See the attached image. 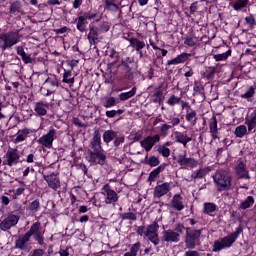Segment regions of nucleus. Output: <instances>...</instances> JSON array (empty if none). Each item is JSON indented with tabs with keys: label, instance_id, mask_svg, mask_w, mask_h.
Instances as JSON below:
<instances>
[{
	"label": "nucleus",
	"instance_id": "1",
	"mask_svg": "<svg viewBox=\"0 0 256 256\" xmlns=\"http://www.w3.org/2000/svg\"><path fill=\"white\" fill-rule=\"evenodd\" d=\"M110 57L111 59H114V61L109 63L108 67H115L116 65L117 69H119V72L121 73V81H133L135 77L133 71L137 69L135 58L126 57L119 62L121 57L119 56V52H117L115 49L110 51Z\"/></svg>",
	"mask_w": 256,
	"mask_h": 256
},
{
	"label": "nucleus",
	"instance_id": "2",
	"mask_svg": "<svg viewBox=\"0 0 256 256\" xmlns=\"http://www.w3.org/2000/svg\"><path fill=\"white\" fill-rule=\"evenodd\" d=\"M45 228L41 226V222H35L30 227V231L18 237L15 241V248L20 251H27L29 249V241L33 237L34 241L41 247L45 246Z\"/></svg>",
	"mask_w": 256,
	"mask_h": 256
},
{
	"label": "nucleus",
	"instance_id": "3",
	"mask_svg": "<svg viewBox=\"0 0 256 256\" xmlns=\"http://www.w3.org/2000/svg\"><path fill=\"white\" fill-rule=\"evenodd\" d=\"M212 179L219 193H222L223 191H231V189H233V174H231L229 170H217L213 174Z\"/></svg>",
	"mask_w": 256,
	"mask_h": 256
},
{
	"label": "nucleus",
	"instance_id": "4",
	"mask_svg": "<svg viewBox=\"0 0 256 256\" xmlns=\"http://www.w3.org/2000/svg\"><path fill=\"white\" fill-rule=\"evenodd\" d=\"M201 235H203V228L195 229V227H186L184 236V243L186 249H195L201 245Z\"/></svg>",
	"mask_w": 256,
	"mask_h": 256
},
{
	"label": "nucleus",
	"instance_id": "5",
	"mask_svg": "<svg viewBox=\"0 0 256 256\" xmlns=\"http://www.w3.org/2000/svg\"><path fill=\"white\" fill-rule=\"evenodd\" d=\"M21 41V35L19 31H9L0 35V49L1 51H7L14 45H17Z\"/></svg>",
	"mask_w": 256,
	"mask_h": 256
},
{
	"label": "nucleus",
	"instance_id": "6",
	"mask_svg": "<svg viewBox=\"0 0 256 256\" xmlns=\"http://www.w3.org/2000/svg\"><path fill=\"white\" fill-rule=\"evenodd\" d=\"M89 155V163L91 165H105L107 163V154L104 149L90 150Z\"/></svg>",
	"mask_w": 256,
	"mask_h": 256
},
{
	"label": "nucleus",
	"instance_id": "7",
	"mask_svg": "<svg viewBox=\"0 0 256 256\" xmlns=\"http://www.w3.org/2000/svg\"><path fill=\"white\" fill-rule=\"evenodd\" d=\"M102 191H104L102 194L105 197L104 203H106V205H111L112 203H117V201H119V195L115 190L111 189V185L105 184Z\"/></svg>",
	"mask_w": 256,
	"mask_h": 256
},
{
	"label": "nucleus",
	"instance_id": "8",
	"mask_svg": "<svg viewBox=\"0 0 256 256\" xmlns=\"http://www.w3.org/2000/svg\"><path fill=\"white\" fill-rule=\"evenodd\" d=\"M55 137H57V130L52 128L48 131L47 134L41 136L37 140V143L43 145V147H46V149H51V147H53V141H55Z\"/></svg>",
	"mask_w": 256,
	"mask_h": 256
},
{
	"label": "nucleus",
	"instance_id": "9",
	"mask_svg": "<svg viewBox=\"0 0 256 256\" xmlns=\"http://www.w3.org/2000/svg\"><path fill=\"white\" fill-rule=\"evenodd\" d=\"M234 173L236 177L239 179H245L247 181L251 179V175L249 174V169H247V163L243 160L238 161V163L234 167Z\"/></svg>",
	"mask_w": 256,
	"mask_h": 256
},
{
	"label": "nucleus",
	"instance_id": "10",
	"mask_svg": "<svg viewBox=\"0 0 256 256\" xmlns=\"http://www.w3.org/2000/svg\"><path fill=\"white\" fill-rule=\"evenodd\" d=\"M157 231H159V224L153 222L144 233L145 237H147L153 245H159V234H157Z\"/></svg>",
	"mask_w": 256,
	"mask_h": 256
},
{
	"label": "nucleus",
	"instance_id": "11",
	"mask_svg": "<svg viewBox=\"0 0 256 256\" xmlns=\"http://www.w3.org/2000/svg\"><path fill=\"white\" fill-rule=\"evenodd\" d=\"M6 162L8 167H13L19 163L21 156L19 155V150L17 148H9L5 154Z\"/></svg>",
	"mask_w": 256,
	"mask_h": 256
},
{
	"label": "nucleus",
	"instance_id": "12",
	"mask_svg": "<svg viewBox=\"0 0 256 256\" xmlns=\"http://www.w3.org/2000/svg\"><path fill=\"white\" fill-rule=\"evenodd\" d=\"M159 141H161V136L156 134L154 136H147L144 140L140 141V145L145 149L146 153H149V151H151Z\"/></svg>",
	"mask_w": 256,
	"mask_h": 256
},
{
	"label": "nucleus",
	"instance_id": "13",
	"mask_svg": "<svg viewBox=\"0 0 256 256\" xmlns=\"http://www.w3.org/2000/svg\"><path fill=\"white\" fill-rule=\"evenodd\" d=\"M243 233V228L238 227L236 231L229 236H226L221 239L222 245L224 246V249H227L231 247L239 239V236Z\"/></svg>",
	"mask_w": 256,
	"mask_h": 256
},
{
	"label": "nucleus",
	"instance_id": "14",
	"mask_svg": "<svg viewBox=\"0 0 256 256\" xmlns=\"http://www.w3.org/2000/svg\"><path fill=\"white\" fill-rule=\"evenodd\" d=\"M19 223V216L10 214L0 223L1 231H9L11 227H15Z\"/></svg>",
	"mask_w": 256,
	"mask_h": 256
},
{
	"label": "nucleus",
	"instance_id": "15",
	"mask_svg": "<svg viewBox=\"0 0 256 256\" xmlns=\"http://www.w3.org/2000/svg\"><path fill=\"white\" fill-rule=\"evenodd\" d=\"M169 191H171V183L164 182L162 184H158L154 188V198L161 199V197H165Z\"/></svg>",
	"mask_w": 256,
	"mask_h": 256
},
{
	"label": "nucleus",
	"instance_id": "16",
	"mask_svg": "<svg viewBox=\"0 0 256 256\" xmlns=\"http://www.w3.org/2000/svg\"><path fill=\"white\" fill-rule=\"evenodd\" d=\"M162 241L165 243H179L181 241V234L171 229L163 231Z\"/></svg>",
	"mask_w": 256,
	"mask_h": 256
},
{
	"label": "nucleus",
	"instance_id": "17",
	"mask_svg": "<svg viewBox=\"0 0 256 256\" xmlns=\"http://www.w3.org/2000/svg\"><path fill=\"white\" fill-rule=\"evenodd\" d=\"M177 163L181 167H188L189 169H195V167L199 165V162H197L195 158H188L185 154H180L178 156Z\"/></svg>",
	"mask_w": 256,
	"mask_h": 256
},
{
	"label": "nucleus",
	"instance_id": "18",
	"mask_svg": "<svg viewBox=\"0 0 256 256\" xmlns=\"http://www.w3.org/2000/svg\"><path fill=\"white\" fill-rule=\"evenodd\" d=\"M44 180L48 183V187L53 189V191H57V189L61 187V180L55 173L44 176Z\"/></svg>",
	"mask_w": 256,
	"mask_h": 256
},
{
	"label": "nucleus",
	"instance_id": "19",
	"mask_svg": "<svg viewBox=\"0 0 256 256\" xmlns=\"http://www.w3.org/2000/svg\"><path fill=\"white\" fill-rule=\"evenodd\" d=\"M90 148L91 151L103 150V146H101V132L99 129L94 130V134L90 142Z\"/></svg>",
	"mask_w": 256,
	"mask_h": 256
},
{
	"label": "nucleus",
	"instance_id": "20",
	"mask_svg": "<svg viewBox=\"0 0 256 256\" xmlns=\"http://www.w3.org/2000/svg\"><path fill=\"white\" fill-rule=\"evenodd\" d=\"M99 32L97 26L95 25H90L89 26V33L87 35V39L90 43V45H97V41L99 40Z\"/></svg>",
	"mask_w": 256,
	"mask_h": 256
},
{
	"label": "nucleus",
	"instance_id": "21",
	"mask_svg": "<svg viewBox=\"0 0 256 256\" xmlns=\"http://www.w3.org/2000/svg\"><path fill=\"white\" fill-rule=\"evenodd\" d=\"M171 207L175 211H183L185 209V204L183 202V196L181 194H176L171 200Z\"/></svg>",
	"mask_w": 256,
	"mask_h": 256
},
{
	"label": "nucleus",
	"instance_id": "22",
	"mask_svg": "<svg viewBox=\"0 0 256 256\" xmlns=\"http://www.w3.org/2000/svg\"><path fill=\"white\" fill-rule=\"evenodd\" d=\"M47 109H49V103L44 101L36 102L34 105V111L38 117H45L47 115Z\"/></svg>",
	"mask_w": 256,
	"mask_h": 256
},
{
	"label": "nucleus",
	"instance_id": "23",
	"mask_svg": "<svg viewBox=\"0 0 256 256\" xmlns=\"http://www.w3.org/2000/svg\"><path fill=\"white\" fill-rule=\"evenodd\" d=\"M16 53L21 57L24 65H29L35 62V59L32 58L30 54L25 53V49H23V46L16 47Z\"/></svg>",
	"mask_w": 256,
	"mask_h": 256
},
{
	"label": "nucleus",
	"instance_id": "24",
	"mask_svg": "<svg viewBox=\"0 0 256 256\" xmlns=\"http://www.w3.org/2000/svg\"><path fill=\"white\" fill-rule=\"evenodd\" d=\"M129 43H130V47H133V49H136L140 57H143V49H145V42L137 38H130Z\"/></svg>",
	"mask_w": 256,
	"mask_h": 256
},
{
	"label": "nucleus",
	"instance_id": "25",
	"mask_svg": "<svg viewBox=\"0 0 256 256\" xmlns=\"http://www.w3.org/2000/svg\"><path fill=\"white\" fill-rule=\"evenodd\" d=\"M175 141L176 143H180L183 145L185 149H187V143H190V141H193V138L189 137L187 134L183 132H175Z\"/></svg>",
	"mask_w": 256,
	"mask_h": 256
},
{
	"label": "nucleus",
	"instance_id": "26",
	"mask_svg": "<svg viewBox=\"0 0 256 256\" xmlns=\"http://www.w3.org/2000/svg\"><path fill=\"white\" fill-rule=\"evenodd\" d=\"M211 173V168L210 167H204L200 168L199 170L193 171L191 174V179H205L207 175Z\"/></svg>",
	"mask_w": 256,
	"mask_h": 256
},
{
	"label": "nucleus",
	"instance_id": "27",
	"mask_svg": "<svg viewBox=\"0 0 256 256\" xmlns=\"http://www.w3.org/2000/svg\"><path fill=\"white\" fill-rule=\"evenodd\" d=\"M153 97V103H159V105H161V103L165 101V95L163 94V86H159L154 89Z\"/></svg>",
	"mask_w": 256,
	"mask_h": 256
},
{
	"label": "nucleus",
	"instance_id": "28",
	"mask_svg": "<svg viewBox=\"0 0 256 256\" xmlns=\"http://www.w3.org/2000/svg\"><path fill=\"white\" fill-rule=\"evenodd\" d=\"M189 57H191V54L182 53V54L178 55L176 58H174L172 60H168L167 65H179V63H185V61H187V59H189Z\"/></svg>",
	"mask_w": 256,
	"mask_h": 256
},
{
	"label": "nucleus",
	"instance_id": "29",
	"mask_svg": "<svg viewBox=\"0 0 256 256\" xmlns=\"http://www.w3.org/2000/svg\"><path fill=\"white\" fill-rule=\"evenodd\" d=\"M186 121L190 123L192 127L197 125V111L195 110H186Z\"/></svg>",
	"mask_w": 256,
	"mask_h": 256
},
{
	"label": "nucleus",
	"instance_id": "30",
	"mask_svg": "<svg viewBox=\"0 0 256 256\" xmlns=\"http://www.w3.org/2000/svg\"><path fill=\"white\" fill-rule=\"evenodd\" d=\"M165 164H162L160 166H158L157 168H155L153 171L150 172L149 177H148V181L153 182L157 179V177H159L160 173H163V171H165Z\"/></svg>",
	"mask_w": 256,
	"mask_h": 256
},
{
	"label": "nucleus",
	"instance_id": "31",
	"mask_svg": "<svg viewBox=\"0 0 256 256\" xmlns=\"http://www.w3.org/2000/svg\"><path fill=\"white\" fill-rule=\"evenodd\" d=\"M102 137L104 143H106V145H109V143H111V141H113L117 137V132L113 130H106L104 131Z\"/></svg>",
	"mask_w": 256,
	"mask_h": 256
},
{
	"label": "nucleus",
	"instance_id": "32",
	"mask_svg": "<svg viewBox=\"0 0 256 256\" xmlns=\"http://www.w3.org/2000/svg\"><path fill=\"white\" fill-rule=\"evenodd\" d=\"M254 204H255V198L253 196H248L244 201L241 202L239 209H241L242 211H245L250 207H253Z\"/></svg>",
	"mask_w": 256,
	"mask_h": 256
},
{
	"label": "nucleus",
	"instance_id": "33",
	"mask_svg": "<svg viewBox=\"0 0 256 256\" xmlns=\"http://www.w3.org/2000/svg\"><path fill=\"white\" fill-rule=\"evenodd\" d=\"M19 134L17 135V137L14 139V143L17 144V143H22V141H25V139H27V136L29 135V133H31V130L30 129H23V130H20L18 132Z\"/></svg>",
	"mask_w": 256,
	"mask_h": 256
},
{
	"label": "nucleus",
	"instance_id": "34",
	"mask_svg": "<svg viewBox=\"0 0 256 256\" xmlns=\"http://www.w3.org/2000/svg\"><path fill=\"white\" fill-rule=\"evenodd\" d=\"M135 93H137V87H133L131 89V91H129V92H123V93L119 94L118 99L120 101H127V100L131 99V97H135Z\"/></svg>",
	"mask_w": 256,
	"mask_h": 256
},
{
	"label": "nucleus",
	"instance_id": "35",
	"mask_svg": "<svg viewBox=\"0 0 256 256\" xmlns=\"http://www.w3.org/2000/svg\"><path fill=\"white\" fill-rule=\"evenodd\" d=\"M104 3V9H106V11H119V5L115 3V0H104Z\"/></svg>",
	"mask_w": 256,
	"mask_h": 256
},
{
	"label": "nucleus",
	"instance_id": "36",
	"mask_svg": "<svg viewBox=\"0 0 256 256\" xmlns=\"http://www.w3.org/2000/svg\"><path fill=\"white\" fill-rule=\"evenodd\" d=\"M87 20L83 17V16H79L78 17V21H77V29L78 31H80V33H85V31H87Z\"/></svg>",
	"mask_w": 256,
	"mask_h": 256
},
{
	"label": "nucleus",
	"instance_id": "37",
	"mask_svg": "<svg viewBox=\"0 0 256 256\" xmlns=\"http://www.w3.org/2000/svg\"><path fill=\"white\" fill-rule=\"evenodd\" d=\"M139 249H141V242H136L130 247V251L126 252L123 256H137Z\"/></svg>",
	"mask_w": 256,
	"mask_h": 256
},
{
	"label": "nucleus",
	"instance_id": "38",
	"mask_svg": "<svg viewBox=\"0 0 256 256\" xmlns=\"http://www.w3.org/2000/svg\"><path fill=\"white\" fill-rule=\"evenodd\" d=\"M217 211V205L213 202H206L204 203V210L203 213L209 215L210 213H215Z\"/></svg>",
	"mask_w": 256,
	"mask_h": 256
},
{
	"label": "nucleus",
	"instance_id": "39",
	"mask_svg": "<svg viewBox=\"0 0 256 256\" xmlns=\"http://www.w3.org/2000/svg\"><path fill=\"white\" fill-rule=\"evenodd\" d=\"M249 5V0H237L232 5L234 11H241V9H245Z\"/></svg>",
	"mask_w": 256,
	"mask_h": 256
},
{
	"label": "nucleus",
	"instance_id": "40",
	"mask_svg": "<svg viewBox=\"0 0 256 256\" xmlns=\"http://www.w3.org/2000/svg\"><path fill=\"white\" fill-rule=\"evenodd\" d=\"M44 85H47L48 89H57V87H59V81L57 78L48 77L45 80Z\"/></svg>",
	"mask_w": 256,
	"mask_h": 256
},
{
	"label": "nucleus",
	"instance_id": "41",
	"mask_svg": "<svg viewBox=\"0 0 256 256\" xmlns=\"http://www.w3.org/2000/svg\"><path fill=\"white\" fill-rule=\"evenodd\" d=\"M234 134H235L236 137H238L239 139L245 137V135H247V126H245V125H240V126L236 127Z\"/></svg>",
	"mask_w": 256,
	"mask_h": 256
},
{
	"label": "nucleus",
	"instance_id": "42",
	"mask_svg": "<svg viewBox=\"0 0 256 256\" xmlns=\"http://www.w3.org/2000/svg\"><path fill=\"white\" fill-rule=\"evenodd\" d=\"M122 221H137V214L133 212H126L120 214Z\"/></svg>",
	"mask_w": 256,
	"mask_h": 256
},
{
	"label": "nucleus",
	"instance_id": "43",
	"mask_svg": "<svg viewBox=\"0 0 256 256\" xmlns=\"http://www.w3.org/2000/svg\"><path fill=\"white\" fill-rule=\"evenodd\" d=\"M82 17L87 21H91V19H96V21H101V15L97 12H85Z\"/></svg>",
	"mask_w": 256,
	"mask_h": 256
},
{
	"label": "nucleus",
	"instance_id": "44",
	"mask_svg": "<svg viewBox=\"0 0 256 256\" xmlns=\"http://www.w3.org/2000/svg\"><path fill=\"white\" fill-rule=\"evenodd\" d=\"M229 57H231V50H228L222 54L213 55V59H215V61H226V59Z\"/></svg>",
	"mask_w": 256,
	"mask_h": 256
},
{
	"label": "nucleus",
	"instance_id": "45",
	"mask_svg": "<svg viewBox=\"0 0 256 256\" xmlns=\"http://www.w3.org/2000/svg\"><path fill=\"white\" fill-rule=\"evenodd\" d=\"M99 33H107L111 29V23L107 21H102L97 27Z\"/></svg>",
	"mask_w": 256,
	"mask_h": 256
},
{
	"label": "nucleus",
	"instance_id": "46",
	"mask_svg": "<svg viewBox=\"0 0 256 256\" xmlns=\"http://www.w3.org/2000/svg\"><path fill=\"white\" fill-rule=\"evenodd\" d=\"M181 102V97H177L175 95H171L167 100V105L170 107H175V105H179Z\"/></svg>",
	"mask_w": 256,
	"mask_h": 256
},
{
	"label": "nucleus",
	"instance_id": "47",
	"mask_svg": "<svg viewBox=\"0 0 256 256\" xmlns=\"http://www.w3.org/2000/svg\"><path fill=\"white\" fill-rule=\"evenodd\" d=\"M158 153L162 156V157H169V155H171V150L169 148H167L165 145H160L157 149Z\"/></svg>",
	"mask_w": 256,
	"mask_h": 256
},
{
	"label": "nucleus",
	"instance_id": "48",
	"mask_svg": "<svg viewBox=\"0 0 256 256\" xmlns=\"http://www.w3.org/2000/svg\"><path fill=\"white\" fill-rule=\"evenodd\" d=\"M255 91V85L251 86L244 94L241 95L242 99H251V97L255 95Z\"/></svg>",
	"mask_w": 256,
	"mask_h": 256
},
{
	"label": "nucleus",
	"instance_id": "49",
	"mask_svg": "<svg viewBox=\"0 0 256 256\" xmlns=\"http://www.w3.org/2000/svg\"><path fill=\"white\" fill-rule=\"evenodd\" d=\"M19 11H21V3L19 1L12 2L9 13H19Z\"/></svg>",
	"mask_w": 256,
	"mask_h": 256
},
{
	"label": "nucleus",
	"instance_id": "50",
	"mask_svg": "<svg viewBox=\"0 0 256 256\" xmlns=\"http://www.w3.org/2000/svg\"><path fill=\"white\" fill-rule=\"evenodd\" d=\"M39 207H41V203L39 202V200H34L30 203L28 209L32 213H37V211H39Z\"/></svg>",
	"mask_w": 256,
	"mask_h": 256
},
{
	"label": "nucleus",
	"instance_id": "51",
	"mask_svg": "<svg viewBox=\"0 0 256 256\" xmlns=\"http://www.w3.org/2000/svg\"><path fill=\"white\" fill-rule=\"evenodd\" d=\"M169 129H172V126L169 124H162L160 126V135L162 137H167L169 135Z\"/></svg>",
	"mask_w": 256,
	"mask_h": 256
},
{
	"label": "nucleus",
	"instance_id": "52",
	"mask_svg": "<svg viewBox=\"0 0 256 256\" xmlns=\"http://www.w3.org/2000/svg\"><path fill=\"white\" fill-rule=\"evenodd\" d=\"M210 133L217 132V117L213 116L209 121Z\"/></svg>",
	"mask_w": 256,
	"mask_h": 256
},
{
	"label": "nucleus",
	"instance_id": "53",
	"mask_svg": "<svg viewBox=\"0 0 256 256\" xmlns=\"http://www.w3.org/2000/svg\"><path fill=\"white\" fill-rule=\"evenodd\" d=\"M225 249V246H223V242L219 241V240H216L214 241V244H213V253H219V251Z\"/></svg>",
	"mask_w": 256,
	"mask_h": 256
},
{
	"label": "nucleus",
	"instance_id": "54",
	"mask_svg": "<svg viewBox=\"0 0 256 256\" xmlns=\"http://www.w3.org/2000/svg\"><path fill=\"white\" fill-rule=\"evenodd\" d=\"M115 105H117V100H115V97H108L104 102V107L106 109H109V107H115Z\"/></svg>",
	"mask_w": 256,
	"mask_h": 256
},
{
	"label": "nucleus",
	"instance_id": "55",
	"mask_svg": "<svg viewBox=\"0 0 256 256\" xmlns=\"http://www.w3.org/2000/svg\"><path fill=\"white\" fill-rule=\"evenodd\" d=\"M159 163H161V161H159V158H157L155 156H151L147 160L146 165H149L150 167H157V165H159Z\"/></svg>",
	"mask_w": 256,
	"mask_h": 256
},
{
	"label": "nucleus",
	"instance_id": "56",
	"mask_svg": "<svg viewBox=\"0 0 256 256\" xmlns=\"http://www.w3.org/2000/svg\"><path fill=\"white\" fill-rule=\"evenodd\" d=\"M197 44V38L195 37H186L184 40V45L187 47H195Z\"/></svg>",
	"mask_w": 256,
	"mask_h": 256
},
{
	"label": "nucleus",
	"instance_id": "57",
	"mask_svg": "<svg viewBox=\"0 0 256 256\" xmlns=\"http://www.w3.org/2000/svg\"><path fill=\"white\" fill-rule=\"evenodd\" d=\"M185 231L187 232V228H185V225H183L181 223L175 224V227H174L175 233H178V235H183V233H185Z\"/></svg>",
	"mask_w": 256,
	"mask_h": 256
},
{
	"label": "nucleus",
	"instance_id": "58",
	"mask_svg": "<svg viewBox=\"0 0 256 256\" xmlns=\"http://www.w3.org/2000/svg\"><path fill=\"white\" fill-rule=\"evenodd\" d=\"M245 21L247 25H249V27H251L252 29L256 25V20H255V17H253V15L247 16L245 18Z\"/></svg>",
	"mask_w": 256,
	"mask_h": 256
},
{
	"label": "nucleus",
	"instance_id": "59",
	"mask_svg": "<svg viewBox=\"0 0 256 256\" xmlns=\"http://www.w3.org/2000/svg\"><path fill=\"white\" fill-rule=\"evenodd\" d=\"M179 123H181V119H179V117H172L170 118V124H168L170 127H176V125H179Z\"/></svg>",
	"mask_w": 256,
	"mask_h": 256
},
{
	"label": "nucleus",
	"instance_id": "60",
	"mask_svg": "<svg viewBox=\"0 0 256 256\" xmlns=\"http://www.w3.org/2000/svg\"><path fill=\"white\" fill-rule=\"evenodd\" d=\"M121 143H125V137L124 136H121V137L116 136L114 138V145L116 147H119V145H121Z\"/></svg>",
	"mask_w": 256,
	"mask_h": 256
},
{
	"label": "nucleus",
	"instance_id": "61",
	"mask_svg": "<svg viewBox=\"0 0 256 256\" xmlns=\"http://www.w3.org/2000/svg\"><path fill=\"white\" fill-rule=\"evenodd\" d=\"M180 105L182 107V109H186V111H191V105H189V102H185V100L181 99L180 100Z\"/></svg>",
	"mask_w": 256,
	"mask_h": 256
},
{
	"label": "nucleus",
	"instance_id": "62",
	"mask_svg": "<svg viewBox=\"0 0 256 256\" xmlns=\"http://www.w3.org/2000/svg\"><path fill=\"white\" fill-rule=\"evenodd\" d=\"M184 256H201L197 250H188L184 253Z\"/></svg>",
	"mask_w": 256,
	"mask_h": 256
},
{
	"label": "nucleus",
	"instance_id": "63",
	"mask_svg": "<svg viewBox=\"0 0 256 256\" xmlns=\"http://www.w3.org/2000/svg\"><path fill=\"white\" fill-rule=\"evenodd\" d=\"M44 255H45V250L35 249V250H33V253L31 256H44Z\"/></svg>",
	"mask_w": 256,
	"mask_h": 256
},
{
	"label": "nucleus",
	"instance_id": "64",
	"mask_svg": "<svg viewBox=\"0 0 256 256\" xmlns=\"http://www.w3.org/2000/svg\"><path fill=\"white\" fill-rule=\"evenodd\" d=\"M215 73H217V68H215V67L210 68V70L207 71V78L211 79V77H213V75H215Z\"/></svg>",
	"mask_w": 256,
	"mask_h": 256
}]
</instances>
